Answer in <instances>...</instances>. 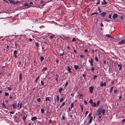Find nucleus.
Returning <instances> with one entry per match:
<instances>
[{
	"instance_id": "f257e3e1",
	"label": "nucleus",
	"mask_w": 125,
	"mask_h": 125,
	"mask_svg": "<svg viewBox=\"0 0 125 125\" xmlns=\"http://www.w3.org/2000/svg\"><path fill=\"white\" fill-rule=\"evenodd\" d=\"M102 112L103 115H104L105 113V109L101 107L98 109L97 111V113L98 115H101Z\"/></svg>"
},
{
	"instance_id": "f03ea898",
	"label": "nucleus",
	"mask_w": 125,
	"mask_h": 125,
	"mask_svg": "<svg viewBox=\"0 0 125 125\" xmlns=\"http://www.w3.org/2000/svg\"><path fill=\"white\" fill-rule=\"evenodd\" d=\"M9 1L10 3L13 4H16L18 3V1H15L13 0H9Z\"/></svg>"
},
{
	"instance_id": "7ed1b4c3",
	"label": "nucleus",
	"mask_w": 125,
	"mask_h": 125,
	"mask_svg": "<svg viewBox=\"0 0 125 125\" xmlns=\"http://www.w3.org/2000/svg\"><path fill=\"white\" fill-rule=\"evenodd\" d=\"M125 40L123 39L120 42H119L118 43V45H121L125 43Z\"/></svg>"
},
{
	"instance_id": "20e7f679",
	"label": "nucleus",
	"mask_w": 125,
	"mask_h": 125,
	"mask_svg": "<svg viewBox=\"0 0 125 125\" xmlns=\"http://www.w3.org/2000/svg\"><path fill=\"white\" fill-rule=\"evenodd\" d=\"M12 106L13 107V109H15L17 106V103H13L12 105Z\"/></svg>"
},
{
	"instance_id": "39448f33",
	"label": "nucleus",
	"mask_w": 125,
	"mask_h": 125,
	"mask_svg": "<svg viewBox=\"0 0 125 125\" xmlns=\"http://www.w3.org/2000/svg\"><path fill=\"white\" fill-rule=\"evenodd\" d=\"M89 61L90 62L91 66H92L93 65V60L92 59H90L89 60Z\"/></svg>"
},
{
	"instance_id": "423d86ee",
	"label": "nucleus",
	"mask_w": 125,
	"mask_h": 125,
	"mask_svg": "<svg viewBox=\"0 0 125 125\" xmlns=\"http://www.w3.org/2000/svg\"><path fill=\"white\" fill-rule=\"evenodd\" d=\"M94 89V88L93 86H91L89 88V91L91 94H92L93 92V91Z\"/></svg>"
},
{
	"instance_id": "0eeeda50",
	"label": "nucleus",
	"mask_w": 125,
	"mask_h": 125,
	"mask_svg": "<svg viewBox=\"0 0 125 125\" xmlns=\"http://www.w3.org/2000/svg\"><path fill=\"white\" fill-rule=\"evenodd\" d=\"M48 36L50 37V38L52 39L55 36V35L53 34H52L51 33H50L48 35Z\"/></svg>"
},
{
	"instance_id": "6e6552de",
	"label": "nucleus",
	"mask_w": 125,
	"mask_h": 125,
	"mask_svg": "<svg viewBox=\"0 0 125 125\" xmlns=\"http://www.w3.org/2000/svg\"><path fill=\"white\" fill-rule=\"evenodd\" d=\"M118 15L116 13H114L113 16H112L113 18L114 19H115L116 18L118 17Z\"/></svg>"
},
{
	"instance_id": "1a4fd4ad",
	"label": "nucleus",
	"mask_w": 125,
	"mask_h": 125,
	"mask_svg": "<svg viewBox=\"0 0 125 125\" xmlns=\"http://www.w3.org/2000/svg\"><path fill=\"white\" fill-rule=\"evenodd\" d=\"M51 100V98L50 97H46L45 99V101H50Z\"/></svg>"
},
{
	"instance_id": "9d476101",
	"label": "nucleus",
	"mask_w": 125,
	"mask_h": 125,
	"mask_svg": "<svg viewBox=\"0 0 125 125\" xmlns=\"http://www.w3.org/2000/svg\"><path fill=\"white\" fill-rule=\"evenodd\" d=\"M106 14V13L105 12H103L100 14L101 16L102 17H104Z\"/></svg>"
},
{
	"instance_id": "9b49d317",
	"label": "nucleus",
	"mask_w": 125,
	"mask_h": 125,
	"mask_svg": "<svg viewBox=\"0 0 125 125\" xmlns=\"http://www.w3.org/2000/svg\"><path fill=\"white\" fill-rule=\"evenodd\" d=\"M67 67L68 72H69V73H71L72 72L71 71V69L70 68L69 66H68Z\"/></svg>"
},
{
	"instance_id": "f8f14e48",
	"label": "nucleus",
	"mask_w": 125,
	"mask_h": 125,
	"mask_svg": "<svg viewBox=\"0 0 125 125\" xmlns=\"http://www.w3.org/2000/svg\"><path fill=\"white\" fill-rule=\"evenodd\" d=\"M102 5L106 4H107V2L105 1V0H103L102 2Z\"/></svg>"
},
{
	"instance_id": "ddd939ff",
	"label": "nucleus",
	"mask_w": 125,
	"mask_h": 125,
	"mask_svg": "<svg viewBox=\"0 0 125 125\" xmlns=\"http://www.w3.org/2000/svg\"><path fill=\"white\" fill-rule=\"evenodd\" d=\"M92 104V106L93 107H95L96 106V104L95 103L93 102Z\"/></svg>"
},
{
	"instance_id": "4468645a",
	"label": "nucleus",
	"mask_w": 125,
	"mask_h": 125,
	"mask_svg": "<svg viewBox=\"0 0 125 125\" xmlns=\"http://www.w3.org/2000/svg\"><path fill=\"white\" fill-rule=\"evenodd\" d=\"M93 120V116L91 117L89 121V122L90 123H91Z\"/></svg>"
},
{
	"instance_id": "2eb2a0df",
	"label": "nucleus",
	"mask_w": 125,
	"mask_h": 125,
	"mask_svg": "<svg viewBox=\"0 0 125 125\" xmlns=\"http://www.w3.org/2000/svg\"><path fill=\"white\" fill-rule=\"evenodd\" d=\"M118 66L120 68L119 69V70H120L122 67V65L121 64H119L118 65Z\"/></svg>"
},
{
	"instance_id": "dca6fc26",
	"label": "nucleus",
	"mask_w": 125,
	"mask_h": 125,
	"mask_svg": "<svg viewBox=\"0 0 125 125\" xmlns=\"http://www.w3.org/2000/svg\"><path fill=\"white\" fill-rule=\"evenodd\" d=\"M36 119V117H32L31 120L32 121H34Z\"/></svg>"
},
{
	"instance_id": "f3484780",
	"label": "nucleus",
	"mask_w": 125,
	"mask_h": 125,
	"mask_svg": "<svg viewBox=\"0 0 125 125\" xmlns=\"http://www.w3.org/2000/svg\"><path fill=\"white\" fill-rule=\"evenodd\" d=\"M106 36L107 37L112 38V37L109 34H107L106 35Z\"/></svg>"
},
{
	"instance_id": "a211bd4d",
	"label": "nucleus",
	"mask_w": 125,
	"mask_h": 125,
	"mask_svg": "<svg viewBox=\"0 0 125 125\" xmlns=\"http://www.w3.org/2000/svg\"><path fill=\"white\" fill-rule=\"evenodd\" d=\"M46 3L44 2L43 4L42 5H41L40 6V8H42V7L45 5V4Z\"/></svg>"
},
{
	"instance_id": "6ab92c4d",
	"label": "nucleus",
	"mask_w": 125,
	"mask_h": 125,
	"mask_svg": "<svg viewBox=\"0 0 125 125\" xmlns=\"http://www.w3.org/2000/svg\"><path fill=\"white\" fill-rule=\"evenodd\" d=\"M19 79L20 80H21L22 79V74H20L19 75Z\"/></svg>"
},
{
	"instance_id": "aec40b11",
	"label": "nucleus",
	"mask_w": 125,
	"mask_h": 125,
	"mask_svg": "<svg viewBox=\"0 0 125 125\" xmlns=\"http://www.w3.org/2000/svg\"><path fill=\"white\" fill-rule=\"evenodd\" d=\"M47 70V68L46 67H45L44 68L42 69V71L43 72L44 71H45L46 70Z\"/></svg>"
},
{
	"instance_id": "412c9836",
	"label": "nucleus",
	"mask_w": 125,
	"mask_h": 125,
	"mask_svg": "<svg viewBox=\"0 0 125 125\" xmlns=\"http://www.w3.org/2000/svg\"><path fill=\"white\" fill-rule=\"evenodd\" d=\"M74 69H78L79 67L78 66L76 65H74Z\"/></svg>"
},
{
	"instance_id": "4be33fe9",
	"label": "nucleus",
	"mask_w": 125,
	"mask_h": 125,
	"mask_svg": "<svg viewBox=\"0 0 125 125\" xmlns=\"http://www.w3.org/2000/svg\"><path fill=\"white\" fill-rule=\"evenodd\" d=\"M65 104V103L64 102H63L62 104L61 105L60 107V108H61L63 106H64Z\"/></svg>"
},
{
	"instance_id": "5701e85b",
	"label": "nucleus",
	"mask_w": 125,
	"mask_h": 125,
	"mask_svg": "<svg viewBox=\"0 0 125 125\" xmlns=\"http://www.w3.org/2000/svg\"><path fill=\"white\" fill-rule=\"evenodd\" d=\"M40 59L41 60V61L42 62L44 59V57L43 56H42L40 58Z\"/></svg>"
},
{
	"instance_id": "b1692460",
	"label": "nucleus",
	"mask_w": 125,
	"mask_h": 125,
	"mask_svg": "<svg viewBox=\"0 0 125 125\" xmlns=\"http://www.w3.org/2000/svg\"><path fill=\"white\" fill-rule=\"evenodd\" d=\"M104 86V83L102 81L101 82V87H103Z\"/></svg>"
},
{
	"instance_id": "393cba45",
	"label": "nucleus",
	"mask_w": 125,
	"mask_h": 125,
	"mask_svg": "<svg viewBox=\"0 0 125 125\" xmlns=\"http://www.w3.org/2000/svg\"><path fill=\"white\" fill-rule=\"evenodd\" d=\"M98 13L97 12H94V13H92L91 14V15H94L95 14H98Z\"/></svg>"
},
{
	"instance_id": "a878e982",
	"label": "nucleus",
	"mask_w": 125,
	"mask_h": 125,
	"mask_svg": "<svg viewBox=\"0 0 125 125\" xmlns=\"http://www.w3.org/2000/svg\"><path fill=\"white\" fill-rule=\"evenodd\" d=\"M113 88H114V86H112L111 88V89H110V92H111V93H112L113 92Z\"/></svg>"
},
{
	"instance_id": "bb28decb",
	"label": "nucleus",
	"mask_w": 125,
	"mask_h": 125,
	"mask_svg": "<svg viewBox=\"0 0 125 125\" xmlns=\"http://www.w3.org/2000/svg\"><path fill=\"white\" fill-rule=\"evenodd\" d=\"M62 88H60L59 90V92L60 93H61V91H62Z\"/></svg>"
},
{
	"instance_id": "cd10ccee",
	"label": "nucleus",
	"mask_w": 125,
	"mask_h": 125,
	"mask_svg": "<svg viewBox=\"0 0 125 125\" xmlns=\"http://www.w3.org/2000/svg\"><path fill=\"white\" fill-rule=\"evenodd\" d=\"M41 112L42 113H43L44 112V110L43 108H42L41 109Z\"/></svg>"
},
{
	"instance_id": "c85d7f7f",
	"label": "nucleus",
	"mask_w": 125,
	"mask_h": 125,
	"mask_svg": "<svg viewBox=\"0 0 125 125\" xmlns=\"http://www.w3.org/2000/svg\"><path fill=\"white\" fill-rule=\"evenodd\" d=\"M99 104H100V101H98L97 102V103L96 104V106H98L99 105Z\"/></svg>"
},
{
	"instance_id": "c756f323",
	"label": "nucleus",
	"mask_w": 125,
	"mask_h": 125,
	"mask_svg": "<svg viewBox=\"0 0 125 125\" xmlns=\"http://www.w3.org/2000/svg\"><path fill=\"white\" fill-rule=\"evenodd\" d=\"M56 99L57 102H58L59 99V97L58 95H57L56 97Z\"/></svg>"
},
{
	"instance_id": "7c9ffc66",
	"label": "nucleus",
	"mask_w": 125,
	"mask_h": 125,
	"mask_svg": "<svg viewBox=\"0 0 125 125\" xmlns=\"http://www.w3.org/2000/svg\"><path fill=\"white\" fill-rule=\"evenodd\" d=\"M122 123L123 124H124V123L125 122V119H123L122 120Z\"/></svg>"
},
{
	"instance_id": "2f4dec72",
	"label": "nucleus",
	"mask_w": 125,
	"mask_h": 125,
	"mask_svg": "<svg viewBox=\"0 0 125 125\" xmlns=\"http://www.w3.org/2000/svg\"><path fill=\"white\" fill-rule=\"evenodd\" d=\"M95 59L96 61H98V59L97 57H95Z\"/></svg>"
},
{
	"instance_id": "473e14b6",
	"label": "nucleus",
	"mask_w": 125,
	"mask_h": 125,
	"mask_svg": "<svg viewBox=\"0 0 125 125\" xmlns=\"http://www.w3.org/2000/svg\"><path fill=\"white\" fill-rule=\"evenodd\" d=\"M76 41L75 38H73V39L71 41V42H74V41Z\"/></svg>"
},
{
	"instance_id": "72a5a7b5",
	"label": "nucleus",
	"mask_w": 125,
	"mask_h": 125,
	"mask_svg": "<svg viewBox=\"0 0 125 125\" xmlns=\"http://www.w3.org/2000/svg\"><path fill=\"white\" fill-rule=\"evenodd\" d=\"M26 117L25 116H24L23 117H22V118L23 119V121H24Z\"/></svg>"
},
{
	"instance_id": "f704fd0d",
	"label": "nucleus",
	"mask_w": 125,
	"mask_h": 125,
	"mask_svg": "<svg viewBox=\"0 0 125 125\" xmlns=\"http://www.w3.org/2000/svg\"><path fill=\"white\" fill-rule=\"evenodd\" d=\"M110 21V20L108 19H106L105 20V21H107L108 22H109Z\"/></svg>"
},
{
	"instance_id": "c9c22d12",
	"label": "nucleus",
	"mask_w": 125,
	"mask_h": 125,
	"mask_svg": "<svg viewBox=\"0 0 125 125\" xmlns=\"http://www.w3.org/2000/svg\"><path fill=\"white\" fill-rule=\"evenodd\" d=\"M9 95V94L8 93L6 92L5 93V96H8Z\"/></svg>"
},
{
	"instance_id": "e433bc0d",
	"label": "nucleus",
	"mask_w": 125,
	"mask_h": 125,
	"mask_svg": "<svg viewBox=\"0 0 125 125\" xmlns=\"http://www.w3.org/2000/svg\"><path fill=\"white\" fill-rule=\"evenodd\" d=\"M73 106V103H72L71 105V108H72Z\"/></svg>"
},
{
	"instance_id": "4c0bfd02",
	"label": "nucleus",
	"mask_w": 125,
	"mask_h": 125,
	"mask_svg": "<svg viewBox=\"0 0 125 125\" xmlns=\"http://www.w3.org/2000/svg\"><path fill=\"white\" fill-rule=\"evenodd\" d=\"M89 102L91 104H92L93 103V100L92 99L90 100L89 101Z\"/></svg>"
},
{
	"instance_id": "58836bf2",
	"label": "nucleus",
	"mask_w": 125,
	"mask_h": 125,
	"mask_svg": "<svg viewBox=\"0 0 125 125\" xmlns=\"http://www.w3.org/2000/svg\"><path fill=\"white\" fill-rule=\"evenodd\" d=\"M109 18L110 19H112V15L111 14L109 15L108 16Z\"/></svg>"
},
{
	"instance_id": "ea45409f",
	"label": "nucleus",
	"mask_w": 125,
	"mask_h": 125,
	"mask_svg": "<svg viewBox=\"0 0 125 125\" xmlns=\"http://www.w3.org/2000/svg\"><path fill=\"white\" fill-rule=\"evenodd\" d=\"M17 51L16 50H14V51L13 53L14 54H16L17 53Z\"/></svg>"
},
{
	"instance_id": "a19ab883",
	"label": "nucleus",
	"mask_w": 125,
	"mask_h": 125,
	"mask_svg": "<svg viewBox=\"0 0 125 125\" xmlns=\"http://www.w3.org/2000/svg\"><path fill=\"white\" fill-rule=\"evenodd\" d=\"M68 84V82L67 81L66 82L65 84V87H66L67 86Z\"/></svg>"
},
{
	"instance_id": "79ce46f5",
	"label": "nucleus",
	"mask_w": 125,
	"mask_h": 125,
	"mask_svg": "<svg viewBox=\"0 0 125 125\" xmlns=\"http://www.w3.org/2000/svg\"><path fill=\"white\" fill-rule=\"evenodd\" d=\"M63 100V98H62L60 99V102H62V101Z\"/></svg>"
},
{
	"instance_id": "37998d69",
	"label": "nucleus",
	"mask_w": 125,
	"mask_h": 125,
	"mask_svg": "<svg viewBox=\"0 0 125 125\" xmlns=\"http://www.w3.org/2000/svg\"><path fill=\"white\" fill-rule=\"evenodd\" d=\"M97 116L98 117V118L100 119L102 117V116L101 115H98V116Z\"/></svg>"
},
{
	"instance_id": "c03bdc74",
	"label": "nucleus",
	"mask_w": 125,
	"mask_h": 125,
	"mask_svg": "<svg viewBox=\"0 0 125 125\" xmlns=\"http://www.w3.org/2000/svg\"><path fill=\"white\" fill-rule=\"evenodd\" d=\"M22 104L21 103L20 104V106L19 107V108H21L22 107Z\"/></svg>"
},
{
	"instance_id": "a18cd8bd",
	"label": "nucleus",
	"mask_w": 125,
	"mask_h": 125,
	"mask_svg": "<svg viewBox=\"0 0 125 125\" xmlns=\"http://www.w3.org/2000/svg\"><path fill=\"white\" fill-rule=\"evenodd\" d=\"M7 89L9 91H11V89L10 88V87H8Z\"/></svg>"
},
{
	"instance_id": "49530a36",
	"label": "nucleus",
	"mask_w": 125,
	"mask_h": 125,
	"mask_svg": "<svg viewBox=\"0 0 125 125\" xmlns=\"http://www.w3.org/2000/svg\"><path fill=\"white\" fill-rule=\"evenodd\" d=\"M2 105L5 108H6V106L4 104V103H3L2 104Z\"/></svg>"
},
{
	"instance_id": "de8ad7c7",
	"label": "nucleus",
	"mask_w": 125,
	"mask_h": 125,
	"mask_svg": "<svg viewBox=\"0 0 125 125\" xmlns=\"http://www.w3.org/2000/svg\"><path fill=\"white\" fill-rule=\"evenodd\" d=\"M100 3V0H99V1H98L97 2V3H96V4L97 5H98V4H99Z\"/></svg>"
},
{
	"instance_id": "09e8293b",
	"label": "nucleus",
	"mask_w": 125,
	"mask_h": 125,
	"mask_svg": "<svg viewBox=\"0 0 125 125\" xmlns=\"http://www.w3.org/2000/svg\"><path fill=\"white\" fill-rule=\"evenodd\" d=\"M80 57L81 58H83V57L84 56L83 55L81 54L80 55Z\"/></svg>"
},
{
	"instance_id": "8fccbe9b",
	"label": "nucleus",
	"mask_w": 125,
	"mask_h": 125,
	"mask_svg": "<svg viewBox=\"0 0 125 125\" xmlns=\"http://www.w3.org/2000/svg\"><path fill=\"white\" fill-rule=\"evenodd\" d=\"M94 67H92L91 68V71H94Z\"/></svg>"
},
{
	"instance_id": "3c124183",
	"label": "nucleus",
	"mask_w": 125,
	"mask_h": 125,
	"mask_svg": "<svg viewBox=\"0 0 125 125\" xmlns=\"http://www.w3.org/2000/svg\"><path fill=\"white\" fill-rule=\"evenodd\" d=\"M91 113H90L89 114V115H88V116L89 117H91Z\"/></svg>"
},
{
	"instance_id": "603ef678",
	"label": "nucleus",
	"mask_w": 125,
	"mask_h": 125,
	"mask_svg": "<svg viewBox=\"0 0 125 125\" xmlns=\"http://www.w3.org/2000/svg\"><path fill=\"white\" fill-rule=\"evenodd\" d=\"M35 45L37 46H39V44L38 43H36L35 44Z\"/></svg>"
},
{
	"instance_id": "864d4df0",
	"label": "nucleus",
	"mask_w": 125,
	"mask_h": 125,
	"mask_svg": "<svg viewBox=\"0 0 125 125\" xmlns=\"http://www.w3.org/2000/svg\"><path fill=\"white\" fill-rule=\"evenodd\" d=\"M84 103L85 105H86L87 104V102L86 101H84Z\"/></svg>"
},
{
	"instance_id": "5fc2aeb1",
	"label": "nucleus",
	"mask_w": 125,
	"mask_h": 125,
	"mask_svg": "<svg viewBox=\"0 0 125 125\" xmlns=\"http://www.w3.org/2000/svg\"><path fill=\"white\" fill-rule=\"evenodd\" d=\"M97 75H94V79H95V78L97 77Z\"/></svg>"
},
{
	"instance_id": "6e6d98bb",
	"label": "nucleus",
	"mask_w": 125,
	"mask_h": 125,
	"mask_svg": "<svg viewBox=\"0 0 125 125\" xmlns=\"http://www.w3.org/2000/svg\"><path fill=\"white\" fill-rule=\"evenodd\" d=\"M39 76H38V77L36 79L35 81V82H36L38 80V79L39 78Z\"/></svg>"
},
{
	"instance_id": "4d7b16f0",
	"label": "nucleus",
	"mask_w": 125,
	"mask_h": 125,
	"mask_svg": "<svg viewBox=\"0 0 125 125\" xmlns=\"http://www.w3.org/2000/svg\"><path fill=\"white\" fill-rule=\"evenodd\" d=\"M24 5L25 6H28V4L27 3H25L24 4Z\"/></svg>"
},
{
	"instance_id": "13d9d810",
	"label": "nucleus",
	"mask_w": 125,
	"mask_h": 125,
	"mask_svg": "<svg viewBox=\"0 0 125 125\" xmlns=\"http://www.w3.org/2000/svg\"><path fill=\"white\" fill-rule=\"evenodd\" d=\"M84 52H88V50L87 49H85L84 50Z\"/></svg>"
},
{
	"instance_id": "bf43d9fd",
	"label": "nucleus",
	"mask_w": 125,
	"mask_h": 125,
	"mask_svg": "<svg viewBox=\"0 0 125 125\" xmlns=\"http://www.w3.org/2000/svg\"><path fill=\"white\" fill-rule=\"evenodd\" d=\"M29 41L31 42L32 41V39L31 38H29Z\"/></svg>"
},
{
	"instance_id": "052dcab7",
	"label": "nucleus",
	"mask_w": 125,
	"mask_h": 125,
	"mask_svg": "<svg viewBox=\"0 0 125 125\" xmlns=\"http://www.w3.org/2000/svg\"><path fill=\"white\" fill-rule=\"evenodd\" d=\"M9 113L10 114H13L14 113V112L13 111L10 112Z\"/></svg>"
},
{
	"instance_id": "680f3d73",
	"label": "nucleus",
	"mask_w": 125,
	"mask_h": 125,
	"mask_svg": "<svg viewBox=\"0 0 125 125\" xmlns=\"http://www.w3.org/2000/svg\"><path fill=\"white\" fill-rule=\"evenodd\" d=\"M117 92V90H115L114 91V93H116Z\"/></svg>"
},
{
	"instance_id": "e2e57ef3",
	"label": "nucleus",
	"mask_w": 125,
	"mask_h": 125,
	"mask_svg": "<svg viewBox=\"0 0 125 125\" xmlns=\"http://www.w3.org/2000/svg\"><path fill=\"white\" fill-rule=\"evenodd\" d=\"M41 84H42V85H43L44 84V83L42 81H41Z\"/></svg>"
},
{
	"instance_id": "0e129e2a",
	"label": "nucleus",
	"mask_w": 125,
	"mask_h": 125,
	"mask_svg": "<svg viewBox=\"0 0 125 125\" xmlns=\"http://www.w3.org/2000/svg\"><path fill=\"white\" fill-rule=\"evenodd\" d=\"M104 86H106V82H105L104 83Z\"/></svg>"
},
{
	"instance_id": "69168bd1",
	"label": "nucleus",
	"mask_w": 125,
	"mask_h": 125,
	"mask_svg": "<svg viewBox=\"0 0 125 125\" xmlns=\"http://www.w3.org/2000/svg\"><path fill=\"white\" fill-rule=\"evenodd\" d=\"M62 119L63 120H64L65 119V118L64 116H62Z\"/></svg>"
},
{
	"instance_id": "338daca9",
	"label": "nucleus",
	"mask_w": 125,
	"mask_h": 125,
	"mask_svg": "<svg viewBox=\"0 0 125 125\" xmlns=\"http://www.w3.org/2000/svg\"><path fill=\"white\" fill-rule=\"evenodd\" d=\"M33 3L31 1L30 2V4H33Z\"/></svg>"
},
{
	"instance_id": "774afa93",
	"label": "nucleus",
	"mask_w": 125,
	"mask_h": 125,
	"mask_svg": "<svg viewBox=\"0 0 125 125\" xmlns=\"http://www.w3.org/2000/svg\"><path fill=\"white\" fill-rule=\"evenodd\" d=\"M122 96L121 95H120L119 98V99H121L122 98Z\"/></svg>"
}]
</instances>
